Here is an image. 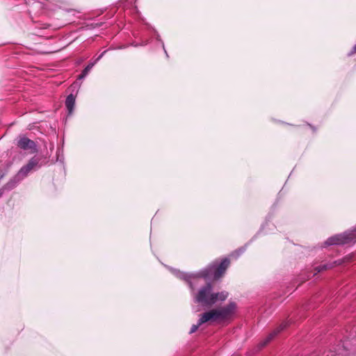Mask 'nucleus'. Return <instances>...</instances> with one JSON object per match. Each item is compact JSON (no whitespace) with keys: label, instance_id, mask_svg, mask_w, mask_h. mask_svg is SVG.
Segmentation results:
<instances>
[{"label":"nucleus","instance_id":"f257e3e1","mask_svg":"<svg viewBox=\"0 0 356 356\" xmlns=\"http://www.w3.org/2000/svg\"><path fill=\"white\" fill-rule=\"evenodd\" d=\"M229 296L227 291L214 292L213 284L207 282L200 288L194 298L195 302L207 308L212 307L218 301L223 302Z\"/></svg>","mask_w":356,"mask_h":356},{"label":"nucleus","instance_id":"f03ea898","mask_svg":"<svg viewBox=\"0 0 356 356\" xmlns=\"http://www.w3.org/2000/svg\"><path fill=\"white\" fill-rule=\"evenodd\" d=\"M236 309V304L230 302L223 307L211 309L200 315L199 325L209 321H223L230 318L234 314Z\"/></svg>","mask_w":356,"mask_h":356},{"label":"nucleus","instance_id":"7ed1b4c3","mask_svg":"<svg viewBox=\"0 0 356 356\" xmlns=\"http://www.w3.org/2000/svg\"><path fill=\"white\" fill-rule=\"evenodd\" d=\"M231 264L228 258H224L219 264L213 262L200 270L197 276L204 280L212 279L213 281L222 277Z\"/></svg>","mask_w":356,"mask_h":356},{"label":"nucleus","instance_id":"20e7f679","mask_svg":"<svg viewBox=\"0 0 356 356\" xmlns=\"http://www.w3.org/2000/svg\"><path fill=\"white\" fill-rule=\"evenodd\" d=\"M356 241V227L349 232H346L342 234H336L327 239L325 242V245H345Z\"/></svg>","mask_w":356,"mask_h":356},{"label":"nucleus","instance_id":"39448f33","mask_svg":"<svg viewBox=\"0 0 356 356\" xmlns=\"http://www.w3.org/2000/svg\"><path fill=\"white\" fill-rule=\"evenodd\" d=\"M40 161V159L39 158H31L26 165L21 168L17 176L20 179H24L31 170H35L37 167H38Z\"/></svg>","mask_w":356,"mask_h":356},{"label":"nucleus","instance_id":"423d86ee","mask_svg":"<svg viewBox=\"0 0 356 356\" xmlns=\"http://www.w3.org/2000/svg\"><path fill=\"white\" fill-rule=\"evenodd\" d=\"M17 145L22 149L29 151L30 153L38 152L35 142L26 136H22L17 140Z\"/></svg>","mask_w":356,"mask_h":356},{"label":"nucleus","instance_id":"0eeeda50","mask_svg":"<svg viewBox=\"0 0 356 356\" xmlns=\"http://www.w3.org/2000/svg\"><path fill=\"white\" fill-rule=\"evenodd\" d=\"M286 327V323H282L278 328L270 333L268 337L261 343L262 346H265L270 340H272L275 335L277 334L281 330H284Z\"/></svg>","mask_w":356,"mask_h":356},{"label":"nucleus","instance_id":"6e6552de","mask_svg":"<svg viewBox=\"0 0 356 356\" xmlns=\"http://www.w3.org/2000/svg\"><path fill=\"white\" fill-rule=\"evenodd\" d=\"M75 105V97L72 94L69 95L65 100V106L69 114L72 113Z\"/></svg>","mask_w":356,"mask_h":356},{"label":"nucleus","instance_id":"1a4fd4ad","mask_svg":"<svg viewBox=\"0 0 356 356\" xmlns=\"http://www.w3.org/2000/svg\"><path fill=\"white\" fill-rule=\"evenodd\" d=\"M330 268H332L331 266L327 265V264H324V265H321V266L316 267L315 268V271H316V273H320L321 271L327 270V269H329Z\"/></svg>","mask_w":356,"mask_h":356},{"label":"nucleus","instance_id":"9d476101","mask_svg":"<svg viewBox=\"0 0 356 356\" xmlns=\"http://www.w3.org/2000/svg\"><path fill=\"white\" fill-rule=\"evenodd\" d=\"M92 65H88L87 67H85V69L82 71V73L79 75V78L82 79L85 77L88 72L90 70Z\"/></svg>","mask_w":356,"mask_h":356},{"label":"nucleus","instance_id":"9b49d317","mask_svg":"<svg viewBox=\"0 0 356 356\" xmlns=\"http://www.w3.org/2000/svg\"><path fill=\"white\" fill-rule=\"evenodd\" d=\"M200 325H199V323L197 325H193L191 328L190 333L192 334L195 332Z\"/></svg>","mask_w":356,"mask_h":356},{"label":"nucleus","instance_id":"f8f14e48","mask_svg":"<svg viewBox=\"0 0 356 356\" xmlns=\"http://www.w3.org/2000/svg\"><path fill=\"white\" fill-rule=\"evenodd\" d=\"M308 125H309V127H311V129H312L313 131H315V130H316V129H315L313 126H312L310 124H308Z\"/></svg>","mask_w":356,"mask_h":356},{"label":"nucleus","instance_id":"ddd939ff","mask_svg":"<svg viewBox=\"0 0 356 356\" xmlns=\"http://www.w3.org/2000/svg\"><path fill=\"white\" fill-rule=\"evenodd\" d=\"M354 51L356 52V44L353 47Z\"/></svg>","mask_w":356,"mask_h":356},{"label":"nucleus","instance_id":"4468645a","mask_svg":"<svg viewBox=\"0 0 356 356\" xmlns=\"http://www.w3.org/2000/svg\"><path fill=\"white\" fill-rule=\"evenodd\" d=\"M2 193H3L1 192V190H0V197L1 196Z\"/></svg>","mask_w":356,"mask_h":356}]
</instances>
